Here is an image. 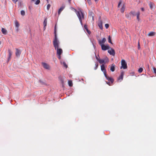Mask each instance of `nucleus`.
Segmentation results:
<instances>
[{"label": "nucleus", "instance_id": "20e7f679", "mask_svg": "<svg viewBox=\"0 0 156 156\" xmlns=\"http://www.w3.org/2000/svg\"><path fill=\"white\" fill-rule=\"evenodd\" d=\"M121 66L120 67V69L122 68L123 69H126L127 68V63L126 62L125 60L124 59H122L121 61Z\"/></svg>", "mask_w": 156, "mask_h": 156}, {"label": "nucleus", "instance_id": "bf43d9fd", "mask_svg": "<svg viewBox=\"0 0 156 156\" xmlns=\"http://www.w3.org/2000/svg\"><path fill=\"white\" fill-rule=\"evenodd\" d=\"M47 1L48 2V0H47Z\"/></svg>", "mask_w": 156, "mask_h": 156}, {"label": "nucleus", "instance_id": "393cba45", "mask_svg": "<svg viewBox=\"0 0 156 156\" xmlns=\"http://www.w3.org/2000/svg\"><path fill=\"white\" fill-rule=\"evenodd\" d=\"M125 8L124 6H123L120 9V11L122 13H123L125 10Z\"/></svg>", "mask_w": 156, "mask_h": 156}, {"label": "nucleus", "instance_id": "6e6552de", "mask_svg": "<svg viewBox=\"0 0 156 156\" xmlns=\"http://www.w3.org/2000/svg\"><path fill=\"white\" fill-rule=\"evenodd\" d=\"M106 78L109 81H110L112 83L114 82V80L113 78L111 77H109L107 75V74H104Z\"/></svg>", "mask_w": 156, "mask_h": 156}, {"label": "nucleus", "instance_id": "7c9ffc66", "mask_svg": "<svg viewBox=\"0 0 156 156\" xmlns=\"http://www.w3.org/2000/svg\"><path fill=\"white\" fill-rule=\"evenodd\" d=\"M98 67V64L97 63H96L95 64V67L94 68V69L96 70L97 69Z\"/></svg>", "mask_w": 156, "mask_h": 156}, {"label": "nucleus", "instance_id": "412c9836", "mask_svg": "<svg viewBox=\"0 0 156 156\" xmlns=\"http://www.w3.org/2000/svg\"><path fill=\"white\" fill-rule=\"evenodd\" d=\"M155 33L154 32H150L148 34V35L149 36H153L155 34Z\"/></svg>", "mask_w": 156, "mask_h": 156}, {"label": "nucleus", "instance_id": "dca6fc26", "mask_svg": "<svg viewBox=\"0 0 156 156\" xmlns=\"http://www.w3.org/2000/svg\"><path fill=\"white\" fill-rule=\"evenodd\" d=\"M1 31L2 34L4 35L6 34L8 32L7 31L6 29L3 28H2Z\"/></svg>", "mask_w": 156, "mask_h": 156}, {"label": "nucleus", "instance_id": "0eeeda50", "mask_svg": "<svg viewBox=\"0 0 156 156\" xmlns=\"http://www.w3.org/2000/svg\"><path fill=\"white\" fill-rule=\"evenodd\" d=\"M16 55L17 57H19L21 53V51L18 48H16Z\"/></svg>", "mask_w": 156, "mask_h": 156}, {"label": "nucleus", "instance_id": "a19ab883", "mask_svg": "<svg viewBox=\"0 0 156 156\" xmlns=\"http://www.w3.org/2000/svg\"><path fill=\"white\" fill-rule=\"evenodd\" d=\"M86 31L88 34H90L91 33L90 31H89L88 29Z\"/></svg>", "mask_w": 156, "mask_h": 156}, {"label": "nucleus", "instance_id": "13d9d810", "mask_svg": "<svg viewBox=\"0 0 156 156\" xmlns=\"http://www.w3.org/2000/svg\"><path fill=\"white\" fill-rule=\"evenodd\" d=\"M49 8H50V4H49Z\"/></svg>", "mask_w": 156, "mask_h": 156}, {"label": "nucleus", "instance_id": "39448f33", "mask_svg": "<svg viewBox=\"0 0 156 156\" xmlns=\"http://www.w3.org/2000/svg\"><path fill=\"white\" fill-rule=\"evenodd\" d=\"M101 47L102 50L104 51L106 50L109 48V47L108 45H101Z\"/></svg>", "mask_w": 156, "mask_h": 156}, {"label": "nucleus", "instance_id": "6ab92c4d", "mask_svg": "<svg viewBox=\"0 0 156 156\" xmlns=\"http://www.w3.org/2000/svg\"><path fill=\"white\" fill-rule=\"evenodd\" d=\"M140 15V11H138L136 13V16L137 19V20L138 21H139L140 20V19L139 18V16Z\"/></svg>", "mask_w": 156, "mask_h": 156}, {"label": "nucleus", "instance_id": "49530a36", "mask_svg": "<svg viewBox=\"0 0 156 156\" xmlns=\"http://www.w3.org/2000/svg\"><path fill=\"white\" fill-rule=\"evenodd\" d=\"M141 9L142 11H144V8H141Z\"/></svg>", "mask_w": 156, "mask_h": 156}, {"label": "nucleus", "instance_id": "4c0bfd02", "mask_svg": "<svg viewBox=\"0 0 156 156\" xmlns=\"http://www.w3.org/2000/svg\"><path fill=\"white\" fill-rule=\"evenodd\" d=\"M134 75V72H132L130 73V75L131 76H133Z\"/></svg>", "mask_w": 156, "mask_h": 156}, {"label": "nucleus", "instance_id": "c9c22d12", "mask_svg": "<svg viewBox=\"0 0 156 156\" xmlns=\"http://www.w3.org/2000/svg\"><path fill=\"white\" fill-rule=\"evenodd\" d=\"M105 27L106 29H108L109 27V24H105Z\"/></svg>", "mask_w": 156, "mask_h": 156}, {"label": "nucleus", "instance_id": "79ce46f5", "mask_svg": "<svg viewBox=\"0 0 156 156\" xmlns=\"http://www.w3.org/2000/svg\"><path fill=\"white\" fill-rule=\"evenodd\" d=\"M121 1H120V2H119V4H118V7H119V6L120 5H121Z\"/></svg>", "mask_w": 156, "mask_h": 156}, {"label": "nucleus", "instance_id": "6e6d98bb", "mask_svg": "<svg viewBox=\"0 0 156 156\" xmlns=\"http://www.w3.org/2000/svg\"><path fill=\"white\" fill-rule=\"evenodd\" d=\"M92 18L93 20H94V19H93L94 17H93V16H92Z\"/></svg>", "mask_w": 156, "mask_h": 156}, {"label": "nucleus", "instance_id": "58836bf2", "mask_svg": "<svg viewBox=\"0 0 156 156\" xmlns=\"http://www.w3.org/2000/svg\"><path fill=\"white\" fill-rule=\"evenodd\" d=\"M84 28L86 30H87L88 29L87 26V25H85L84 26Z\"/></svg>", "mask_w": 156, "mask_h": 156}, {"label": "nucleus", "instance_id": "cd10ccee", "mask_svg": "<svg viewBox=\"0 0 156 156\" xmlns=\"http://www.w3.org/2000/svg\"><path fill=\"white\" fill-rule=\"evenodd\" d=\"M63 65L66 68H67L68 67L67 65L66 64V63L65 62H63Z\"/></svg>", "mask_w": 156, "mask_h": 156}, {"label": "nucleus", "instance_id": "bb28decb", "mask_svg": "<svg viewBox=\"0 0 156 156\" xmlns=\"http://www.w3.org/2000/svg\"><path fill=\"white\" fill-rule=\"evenodd\" d=\"M108 42L109 43H110L111 44H112V43L111 40V37L110 36H108Z\"/></svg>", "mask_w": 156, "mask_h": 156}, {"label": "nucleus", "instance_id": "ddd939ff", "mask_svg": "<svg viewBox=\"0 0 156 156\" xmlns=\"http://www.w3.org/2000/svg\"><path fill=\"white\" fill-rule=\"evenodd\" d=\"M62 52V51L61 49L57 48V54L58 55H61Z\"/></svg>", "mask_w": 156, "mask_h": 156}, {"label": "nucleus", "instance_id": "a878e982", "mask_svg": "<svg viewBox=\"0 0 156 156\" xmlns=\"http://www.w3.org/2000/svg\"><path fill=\"white\" fill-rule=\"evenodd\" d=\"M68 84L70 87H71L73 85L72 82L71 80H69L68 81Z\"/></svg>", "mask_w": 156, "mask_h": 156}, {"label": "nucleus", "instance_id": "1a4fd4ad", "mask_svg": "<svg viewBox=\"0 0 156 156\" xmlns=\"http://www.w3.org/2000/svg\"><path fill=\"white\" fill-rule=\"evenodd\" d=\"M108 53L111 55L114 56L115 55V51L114 49L111 48L110 49L108 50Z\"/></svg>", "mask_w": 156, "mask_h": 156}, {"label": "nucleus", "instance_id": "e433bc0d", "mask_svg": "<svg viewBox=\"0 0 156 156\" xmlns=\"http://www.w3.org/2000/svg\"><path fill=\"white\" fill-rule=\"evenodd\" d=\"M153 69L154 72L156 74V68L154 67H153Z\"/></svg>", "mask_w": 156, "mask_h": 156}, {"label": "nucleus", "instance_id": "b1692460", "mask_svg": "<svg viewBox=\"0 0 156 156\" xmlns=\"http://www.w3.org/2000/svg\"><path fill=\"white\" fill-rule=\"evenodd\" d=\"M149 6L150 8L151 9H153V6H154V4L153 3L150 2V3L149 4Z\"/></svg>", "mask_w": 156, "mask_h": 156}, {"label": "nucleus", "instance_id": "3c124183", "mask_svg": "<svg viewBox=\"0 0 156 156\" xmlns=\"http://www.w3.org/2000/svg\"><path fill=\"white\" fill-rule=\"evenodd\" d=\"M16 30L17 31H18L19 30V28H16Z\"/></svg>", "mask_w": 156, "mask_h": 156}, {"label": "nucleus", "instance_id": "c03bdc74", "mask_svg": "<svg viewBox=\"0 0 156 156\" xmlns=\"http://www.w3.org/2000/svg\"><path fill=\"white\" fill-rule=\"evenodd\" d=\"M96 58L97 59V60L99 61V60H100V59H99L97 56H96Z\"/></svg>", "mask_w": 156, "mask_h": 156}, {"label": "nucleus", "instance_id": "37998d69", "mask_svg": "<svg viewBox=\"0 0 156 156\" xmlns=\"http://www.w3.org/2000/svg\"><path fill=\"white\" fill-rule=\"evenodd\" d=\"M140 48V45L139 42L138 43V49H139Z\"/></svg>", "mask_w": 156, "mask_h": 156}, {"label": "nucleus", "instance_id": "4468645a", "mask_svg": "<svg viewBox=\"0 0 156 156\" xmlns=\"http://www.w3.org/2000/svg\"><path fill=\"white\" fill-rule=\"evenodd\" d=\"M65 8V5H62L60 8L59 9L58 11V14L59 15L61 12L63 10V9H64Z\"/></svg>", "mask_w": 156, "mask_h": 156}, {"label": "nucleus", "instance_id": "4d7b16f0", "mask_svg": "<svg viewBox=\"0 0 156 156\" xmlns=\"http://www.w3.org/2000/svg\"><path fill=\"white\" fill-rule=\"evenodd\" d=\"M31 0L32 1H35V0Z\"/></svg>", "mask_w": 156, "mask_h": 156}, {"label": "nucleus", "instance_id": "f3484780", "mask_svg": "<svg viewBox=\"0 0 156 156\" xmlns=\"http://www.w3.org/2000/svg\"><path fill=\"white\" fill-rule=\"evenodd\" d=\"M42 66H43V67L44 68L47 69H48V65L45 62H42Z\"/></svg>", "mask_w": 156, "mask_h": 156}, {"label": "nucleus", "instance_id": "c756f323", "mask_svg": "<svg viewBox=\"0 0 156 156\" xmlns=\"http://www.w3.org/2000/svg\"><path fill=\"white\" fill-rule=\"evenodd\" d=\"M21 14L22 16H24L25 14V11L24 10H22L21 11Z\"/></svg>", "mask_w": 156, "mask_h": 156}, {"label": "nucleus", "instance_id": "2f4dec72", "mask_svg": "<svg viewBox=\"0 0 156 156\" xmlns=\"http://www.w3.org/2000/svg\"><path fill=\"white\" fill-rule=\"evenodd\" d=\"M40 2V0H37L35 2V4L36 5L39 4Z\"/></svg>", "mask_w": 156, "mask_h": 156}, {"label": "nucleus", "instance_id": "9b49d317", "mask_svg": "<svg viewBox=\"0 0 156 156\" xmlns=\"http://www.w3.org/2000/svg\"><path fill=\"white\" fill-rule=\"evenodd\" d=\"M58 79L61 82L62 85H63L64 83V80L65 79V77L63 78L62 76H60L58 77Z\"/></svg>", "mask_w": 156, "mask_h": 156}, {"label": "nucleus", "instance_id": "603ef678", "mask_svg": "<svg viewBox=\"0 0 156 156\" xmlns=\"http://www.w3.org/2000/svg\"><path fill=\"white\" fill-rule=\"evenodd\" d=\"M72 9H73L76 12L77 11L76 10V9H73V8H72Z\"/></svg>", "mask_w": 156, "mask_h": 156}, {"label": "nucleus", "instance_id": "f03ea898", "mask_svg": "<svg viewBox=\"0 0 156 156\" xmlns=\"http://www.w3.org/2000/svg\"><path fill=\"white\" fill-rule=\"evenodd\" d=\"M55 39L53 41V44L54 47L55 49L57 48H58L59 46V41L57 40V37L56 34V26H55Z\"/></svg>", "mask_w": 156, "mask_h": 156}, {"label": "nucleus", "instance_id": "aec40b11", "mask_svg": "<svg viewBox=\"0 0 156 156\" xmlns=\"http://www.w3.org/2000/svg\"><path fill=\"white\" fill-rule=\"evenodd\" d=\"M115 70V65L114 64H112L110 67V70L112 72H114Z\"/></svg>", "mask_w": 156, "mask_h": 156}, {"label": "nucleus", "instance_id": "f8f14e48", "mask_svg": "<svg viewBox=\"0 0 156 156\" xmlns=\"http://www.w3.org/2000/svg\"><path fill=\"white\" fill-rule=\"evenodd\" d=\"M8 52H9V57H8V61H9L11 58V56L12 55V52L9 49L8 50Z\"/></svg>", "mask_w": 156, "mask_h": 156}, {"label": "nucleus", "instance_id": "ea45409f", "mask_svg": "<svg viewBox=\"0 0 156 156\" xmlns=\"http://www.w3.org/2000/svg\"><path fill=\"white\" fill-rule=\"evenodd\" d=\"M19 0H12V1L15 4H16L17 2Z\"/></svg>", "mask_w": 156, "mask_h": 156}, {"label": "nucleus", "instance_id": "a211bd4d", "mask_svg": "<svg viewBox=\"0 0 156 156\" xmlns=\"http://www.w3.org/2000/svg\"><path fill=\"white\" fill-rule=\"evenodd\" d=\"M47 19H45L44 22L43 24H44V30L46 28V26L47 25Z\"/></svg>", "mask_w": 156, "mask_h": 156}, {"label": "nucleus", "instance_id": "f704fd0d", "mask_svg": "<svg viewBox=\"0 0 156 156\" xmlns=\"http://www.w3.org/2000/svg\"><path fill=\"white\" fill-rule=\"evenodd\" d=\"M87 1L90 5L92 4V2L90 0H87Z\"/></svg>", "mask_w": 156, "mask_h": 156}, {"label": "nucleus", "instance_id": "7ed1b4c3", "mask_svg": "<svg viewBox=\"0 0 156 156\" xmlns=\"http://www.w3.org/2000/svg\"><path fill=\"white\" fill-rule=\"evenodd\" d=\"M98 62L101 64L103 63L105 64L108 63L109 62V60L107 57H105L103 59H100Z\"/></svg>", "mask_w": 156, "mask_h": 156}, {"label": "nucleus", "instance_id": "de8ad7c7", "mask_svg": "<svg viewBox=\"0 0 156 156\" xmlns=\"http://www.w3.org/2000/svg\"><path fill=\"white\" fill-rule=\"evenodd\" d=\"M58 58L59 59H61V55H58Z\"/></svg>", "mask_w": 156, "mask_h": 156}, {"label": "nucleus", "instance_id": "5701e85b", "mask_svg": "<svg viewBox=\"0 0 156 156\" xmlns=\"http://www.w3.org/2000/svg\"><path fill=\"white\" fill-rule=\"evenodd\" d=\"M15 25L16 28H19L20 26V24L16 20L15 22Z\"/></svg>", "mask_w": 156, "mask_h": 156}, {"label": "nucleus", "instance_id": "423d86ee", "mask_svg": "<svg viewBox=\"0 0 156 156\" xmlns=\"http://www.w3.org/2000/svg\"><path fill=\"white\" fill-rule=\"evenodd\" d=\"M106 41V40L105 38H103L101 40H99L98 41V43L101 46L102 45L104 44L105 43Z\"/></svg>", "mask_w": 156, "mask_h": 156}, {"label": "nucleus", "instance_id": "8fccbe9b", "mask_svg": "<svg viewBox=\"0 0 156 156\" xmlns=\"http://www.w3.org/2000/svg\"><path fill=\"white\" fill-rule=\"evenodd\" d=\"M106 83H107V84H108V85H110V82H106Z\"/></svg>", "mask_w": 156, "mask_h": 156}, {"label": "nucleus", "instance_id": "473e14b6", "mask_svg": "<svg viewBox=\"0 0 156 156\" xmlns=\"http://www.w3.org/2000/svg\"><path fill=\"white\" fill-rule=\"evenodd\" d=\"M123 79V76L122 75H120V76L119 77L118 79V80H120V79L122 80Z\"/></svg>", "mask_w": 156, "mask_h": 156}, {"label": "nucleus", "instance_id": "5fc2aeb1", "mask_svg": "<svg viewBox=\"0 0 156 156\" xmlns=\"http://www.w3.org/2000/svg\"><path fill=\"white\" fill-rule=\"evenodd\" d=\"M94 1L95 2H97L98 1V0H94Z\"/></svg>", "mask_w": 156, "mask_h": 156}, {"label": "nucleus", "instance_id": "f257e3e1", "mask_svg": "<svg viewBox=\"0 0 156 156\" xmlns=\"http://www.w3.org/2000/svg\"><path fill=\"white\" fill-rule=\"evenodd\" d=\"M76 14L81 25H82V20L84 19V15L83 12L81 10H80V11L77 12Z\"/></svg>", "mask_w": 156, "mask_h": 156}, {"label": "nucleus", "instance_id": "72a5a7b5", "mask_svg": "<svg viewBox=\"0 0 156 156\" xmlns=\"http://www.w3.org/2000/svg\"><path fill=\"white\" fill-rule=\"evenodd\" d=\"M126 17L128 19H130V18L129 16V15L128 14H126Z\"/></svg>", "mask_w": 156, "mask_h": 156}, {"label": "nucleus", "instance_id": "864d4df0", "mask_svg": "<svg viewBox=\"0 0 156 156\" xmlns=\"http://www.w3.org/2000/svg\"><path fill=\"white\" fill-rule=\"evenodd\" d=\"M68 0V1L70 3V2H71V0Z\"/></svg>", "mask_w": 156, "mask_h": 156}, {"label": "nucleus", "instance_id": "9d476101", "mask_svg": "<svg viewBox=\"0 0 156 156\" xmlns=\"http://www.w3.org/2000/svg\"><path fill=\"white\" fill-rule=\"evenodd\" d=\"M101 69L102 72H103L104 74L106 73V71L105 68V65L104 64H102L101 66Z\"/></svg>", "mask_w": 156, "mask_h": 156}, {"label": "nucleus", "instance_id": "a18cd8bd", "mask_svg": "<svg viewBox=\"0 0 156 156\" xmlns=\"http://www.w3.org/2000/svg\"><path fill=\"white\" fill-rule=\"evenodd\" d=\"M124 74V72H121L120 75H122L123 76Z\"/></svg>", "mask_w": 156, "mask_h": 156}, {"label": "nucleus", "instance_id": "c85d7f7f", "mask_svg": "<svg viewBox=\"0 0 156 156\" xmlns=\"http://www.w3.org/2000/svg\"><path fill=\"white\" fill-rule=\"evenodd\" d=\"M143 70V69L142 68H140L138 70V72L139 73H141Z\"/></svg>", "mask_w": 156, "mask_h": 156}, {"label": "nucleus", "instance_id": "2eb2a0df", "mask_svg": "<svg viewBox=\"0 0 156 156\" xmlns=\"http://www.w3.org/2000/svg\"><path fill=\"white\" fill-rule=\"evenodd\" d=\"M98 25L101 29L102 30L103 29L102 21V20H100L99 21Z\"/></svg>", "mask_w": 156, "mask_h": 156}, {"label": "nucleus", "instance_id": "09e8293b", "mask_svg": "<svg viewBox=\"0 0 156 156\" xmlns=\"http://www.w3.org/2000/svg\"><path fill=\"white\" fill-rule=\"evenodd\" d=\"M47 9L48 10L49 9V4H48L47 5Z\"/></svg>", "mask_w": 156, "mask_h": 156}, {"label": "nucleus", "instance_id": "4be33fe9", "mask_svg": "<svg viewBox=\"0 0 156 156\" xmlns=\"http://www.w3.org/2000/svg\"><path fill=\"white\" fill-rule=\"evenodd\" d=\"M130 15H132L133 16H136V12L134 11H131L129 13Z\"/></svg>", "mask_w": 156, "mask_h": 156}]
</instances>
